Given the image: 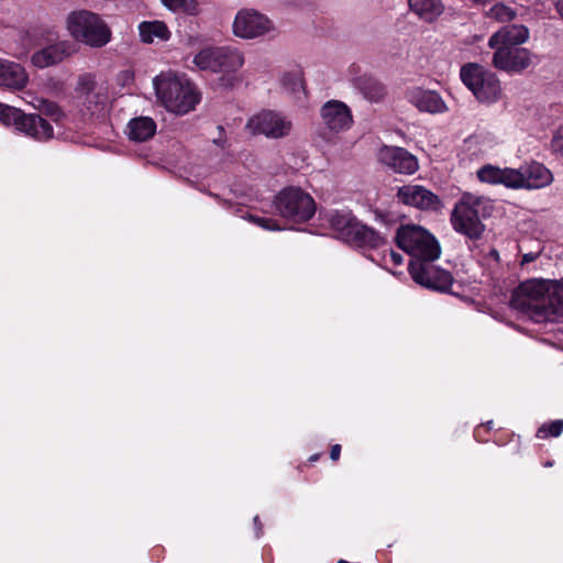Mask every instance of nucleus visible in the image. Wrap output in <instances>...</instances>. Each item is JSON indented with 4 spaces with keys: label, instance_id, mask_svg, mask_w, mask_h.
<instances>
[{
    "label": "nucleus",
    "instance_id": "1",
    "mask_svg": "<svg viewBox=\"0 0 563 563\" xmlns=\"http://www.w3.org/2000/svg\"><path fill=\"white\" fill-rule=\"evenodd\" d=\"M510 306L536 323L563 320V280L530 278L514 290Z\"/></svg>",
    "mask_w": 563,
    "mask_h": 563
},
{
    "label": "nucleus",
    "instance_id": "2",
    "mask_svg": "<svg viewBox=\"0 0 563 563\" xmlns=\"http://www.w3.org/2000/svg\"><path fill=\"white\" fill-rule=\"evenodd\" d=\"M158 102L169 112L184 115L200 101L197 87L184 75L161 73L153 79Z\"/></svg>",
    "mask_w": 563,
    "mask_h": 563
},
{
    "label": "nucleus",
    "instance_id": "3",
    "mask_svg": "<svg viewBox=\"0 0 563 563\" xmlns=\"http://www.w3.org/2000/svg\"><path fill=\"white\" fill-rule=\"evenodd\" d=\"M65 27L71 38L92 48L106 46L112 37L108 23L89 10H75L67 14Z\"/></svg>",
    "mask_w": 563,
    "mask_h": 563
},
{
    "label": "nucleus",
    "instance_id": "4",
    "mask_svg": "<svg viewBox=\"0 0 563 563\" xmlns=\"http://www.w3.org/2000/svg\"><path fill=\"white\" fill-rule=\"evenodd\" d=\"M492 210L489 198L464 192L451 213L453 229L470 238H478L484 231L482 219L489 217Z\"/></svg>",
    "mask_w": 563,
    "mask_h": 563
},
{
    "label": "nucleus",
    "instance_id": "5",
    "mask_svg": "<svg viewBox=\"0 0 563 563\" xmlns=\"http://www.w3.org/2000/svg\"><path fill=\"white\" fill-rule=\"evenodd\" d=\"M396 243L412 257L410 262L437 261L441 254L437 239L417 224L401 225L397 230Z\"/></svg>",
    "mask_w": 563,
    "mask_h": 563
},
{
    "label": "nucleus",
    "instance_id": "6",
    "mask_svg": "<svg viewBox=\"0 0 563 563\" xmlns=\"http://www.w3.org/2000/svg\"><path fill=\"white\" fill-rule=\"evenodd\" d=\"M231 31L235 37L243 41L274 38L279 34L278 26L271 16L251 7L236 11Z\"/></svg>",
    "mask_w": 563,
    "mask_h": 563
},
{
    "label": "nucleus",
    "instance_id": "7",
    "mask_svg": "<svg viewBox=\"0 0 563 563\" xmlns=\"http://www.w3.org/2000/svg\"><path fill=\"white\" fill-rule=\"evenodd\" d=\"M275 207L280 217L298 223L308 221L316 212L313 198L297 187L283 189L275 197Z\"/></svg>",
    "mask_w": 563,
    "mask_h": 563
},
{
    "label": "nucleus",
    "instance_id": "8",
    "mask_svg": "<svg viewBox=\"0 0 563 563\" xmlns=\"http://www.w3.org/2000/svg\"><path fill=\"white\" fill-rule=\"evenodd\" d=\"M0 122L14 125L20 132L36 140L45 141L53 136V128L37 114H24L21 110L0 103Z\"/></svg>",
    "mask_w": 563,
    "mask_h": 563
},
{
    "label": "nucleus",
    "instance_id": "9",
    "mask_svg": "<svg viewBox=\"0 0 563 563\" xmlns=\"http://www.w3.org/2000/svg\"><path fill=\"white\" fill-rule=\"evenodd\" d=\"M246 128L253 134H262L276 140L286 137L291 133L292 122L280 112L263 110L247 121Z\"/></svg>",
    "mask_w": 563,
    "mask_h": 563
},
{
    "label": "nucleus",
    "instance_id": "10",
    "mask_svg": "<svg viewBox=\"0 0 563 563\" xmlns=\"http://www.w3.org/2000/svg\"><path fill=\"white\" fill-rule=\"evenodd\" d=\"M433 262H410L409 273L417 284L426 288L448 291L453 284V277L450 272L435 266Z\"/></svg>",
    "mask_w": 563,
    "mask_h": 563
},
{
    "label": "nucleus",
    "instance_id": "11",
    "mask_svg": "<svg viewBox=\"0 0 563 563\" xmlns=\"http://www.w3.org/2000/svg\"><path fill=\"white\" fill-rule=\"evenodd\" d=\"M463 84L481 102L490 100L493 93L492 74L478 64H467L460 71Z\"/></svg>",
    "mask_w": 563,
    "mask_h": 563
},
{
    "label": "nucleus",
    "instance_id": "12",
    "mask_svg": "<svg viewBox=\"0 0 563 563\" xmlns=\"http://www.w3.org/2000/svg\"><path fill=\"white\" fill-rule=\"evenodd\" d=\"M396 196L401 203L420 210L437 211L442 207L441 200L435 194L418 184L399 187Z\"/></svg>",
    "mask_w": 563,
    "mask_h": 563
},
{
    "label": "nucleus",
    "instance_id": "13",
    "mask_svg": "<svg viewBox=\"0 0 563 563\" xmlns=\"http://www.w3.org/2000/svg\"><path fill=\"white\" fill-rule=\"evenodd\" d=\"M406 99L420 112L442 114L449 111L446 102L435 90L412 87L406 91Z\"/></svg>",
    "mask_w": 563,
    "mask_h": 563
},
{
    "label": "nucleus",
    "instance_id": "14",
    "mask_svg": "<svg viewBox=\"0 0 563 563\" xmlns=\"http://www.w3.org/2000/svg\"><path fill=\"white\" fill-rule=\"evenodd\" d=\"M320 115L324 126L334 133L346 131L353 124V115L350 108L339 100L325 102L320 110Z\"/></svg>",
    "mask_w": 563,
    "mask_h": 563
},
{
    "label": "nucleus",
    "instance_id": "15",
    "mask_svg": "<svg viewBox=\"0 0 563 563\" xmlns=\"http://www.w3.org/2000/svg\"><path fill=\"white\" fill-rule=\"evenodd\" d=\"M77 52L76 44L69 40H62L36 51L32 64L37 68H46L62 63Z\"/></svg>",
    "mask_w": 563,
    "mask_h": 563
},
{
    "label": "nucleus",
    "instance_id": "16",
    "mask_svg": "<svg viewBox=\"0 0 563 563\" xmlns=\"http://www.w3.org/2000/svg\"><path fill=\"white\" fill-rule=\"evenodd\" d=\"M378 159L399 174L412 175L419 168L416 156L402 147L383 146L379 150Z\"/></svg>",
    "mask_w": 563,
    "mask_h": 563
},
{
    "label": "nucleus",
    "instance_id": "17",
    "mask_svg": "<svg viewBox=\"0 0 563 563\" xmlns=\"http://www.w3.org/2000/svg\"><path fill=\"white\" fill-rule=\"evenodd\" d=\"M531 64V54L522 47H498L495 52V67L507 71H521Z\"/></svg>",
    "mask_w": 563,
    "mask_h": 563
},
{
    "label": "nucleus",
    "instance_id": "18",
    "mask_svg": "<svg viewBox=\"0 0 563 563\" xmlns=\"http://www.w3.org/2000/svg\"><path fill=\"white\" fill-rule=\"evenodd\" d=\"M27 80V74L20 64L0 58V86L22 89Z\"/></svg>",
    "mask_w": 563,
    "mask_h": 563
},
{
    "label": "nucleus",
    "instance_id": "19",
    "mask_svg": "<svg viewBox=\"0 0 563 563\" xmlns=\"http://www.w3.org/2000/svg\"><path fill=\"white\" fill-rule=\"evenodd\" d=\"M523 188L540 189L553 181V175L543 164L531 162L522 166Z\"/></svg>",
    "mask_w": 563,
    "mask_h": 563
},
{
    "label": "nucleus",
    "instance_id": "20",
    "mask_svg": "<svg viewBox=\"0 0 563 563\" xmlns=\"http://www.w3.org/2000/svg\"><path fill=\"white\" fill-rule=\"evenodd\" d=\"M328 222L338 238L350 242L360 222L350 211H333L328 214Z\"/></svg>",
    "mask_w": 563,
    "mask_h": 563
},
{
    "label": "nucleus",
    "instance_id": "21",
    "mask_svg": "<svg viewBox=\"0 0 563 563\" xmlns=\"http://www.w3.org/2000/svg\"><path fill=\"white\" fill-rule=\"evenodd\" d=\"M529 38V30L522 24H510L495 33V44L499 47H519Z\"/></svg>",
    "mask_w": 563,
    "mask_h": 563
},
{
    "label": "nucleus",
    "instance_id": "22",
    "mask_svg": "<svg viewBox=\"0 0 563 563\" xmlns=\"http://www.w3.org/2000/svg\"><path fill=\"white\" fill-rule=\"evenodd\" d=\"M125 132L131 141L144 142L154 136L156 123L151 117H136L129 121Z\"/></svg>",
    "mask_w": 563,
    "mask_h": 563
},
{
    "label": "nucleus",
    "instance_id": "23",
    "mask_svg": "<svg viewBox=\"0 0 563 563\" xmlns=\"http://www.w3.org/2000/svg\"><path fill=\"white\" fill-rule=\"evenodd\" d=\"M244 62V54L239 48L221 46L217 73L225 75L236 73L243 67Z\"/></svg>",
    "mask_w": 563,
    "mask_h": 563
},
{
    "label": "nucleus",
    "instance_id": "24",
    "mask_svg": "<svg viewBox=\"0 0 563 563\" xmlns=\"http://www.w3.org/2000/svg\"><path fill=\"white\" fill-rule=\"evenodd\" d=\"M141 41L153 43L155 40L167 41L170 32L167 25L162 21H144L139 25Z\"/></svg>",
    "mask_w": 563,
    "mask_h": 563
},
{
    "label": "nucleus",
    "instance_id": "25",
    "mask_svg": "<svg viewBox=\"0 0 563 563\" xmlns=\"http://www.w3.org/2000/svg\"><path fill=\"white\" fill-rule=\"evenodd\" d=\"M221 46H208L200 49L192 59L195 66L200 70L217 73Z\"/></svg>",
    "mask_w": 563,
    "mask_h": 563
},
{
    "label": "nucleus",
    "instance_id": "26",
    "mask_svg": "<svg viewBox=\"0 0 563 563\" xmlns=\"http://www.w3.org/2000/svg\"><path fill=\"white\" fill-rule=\"evenodd\" d=\"M410 9L426 21H433L443 12L441 0H408Z\"/></svg>",
    "mask_w": 563,
    "mask_h": 563
},
{
    "label": "nucleus",
    "instance_id": "27",
    "mask_svg": "<svg viewBox=\"0 0 563 563\" xmlns=\"http://www.w3.org/2000/svg\"><path fill=\"white\" fill-rule=\"evenodd\" d=\"M350 242L360 246L378 247L384 243V238L360 222Z\"/></svg>",
    "mask_w": 563,
    "mask_h": 563
},
{
    "label": "nucleus",
    "instance_id": "28",
    "mask_svg": "<svg viewBox=\"0 0 563 563\" xmlns=\"http://www.w3.org/2000/svg\"><path fill=\"white\" fill-rule=\"evenodd\" d=\"M495 184L512 189L523 188L522 166L518 169L495 167Z\"/></svg>",
    "mask_w": 563,
    "mask_h": 563
},
{
    "label": "nucleus",
    "instance_id": "29",
    "mask_svg": "<svg viewBox=\"0 0 563 563\" xmlns=\"http://www.w3.org/2000/svg\"><path fill=\"white\" fill-rule=\"evenodd\" d=\"M280 86L288 92L296 93L303 90V74L300 68H294L282 73Z\"/></svg>",
    "mask_w": 563,
    "mask_h": 563
},
{
    "label": "nucleus",
    "instance_id": "30",
    "mask_svg": "<svg viewBox=\"0 0 563 563\" xmlns=\"http://www.w3.org/2000/svg\"><path fill=\"white\" fill-rule=\"evenodd\" d=\"M34 109L38 110L41 113L52 118L54 121H59L63 118V111L53 101L35 98L32 102Z\"/></svg>",
    "mask_w": 563,
    "mask_h": 563
},
{
    "label": "nucleus",
    "instance_id": "31",
    "mask_svg": "<svg viewBox=\"0 0 563 563\" xmlns=\"http://www.w3.org/2000/svg\"><path fill=\"white\" fill-rule=\"evenodd\" d=\"M163 4L173 11H183L196 15L199 13V4L196 0H162Z\"/></svg>",
    "mask_w": 563,
    "mask_h": 563
},
{
    "label": "nucleus",
    "instance_id": "32",
    "mask_svg": "<svg viewBox=\"0 0 563 563\" xmlns=\"http://www.w3.org/2000/svg\"><path fill=\"white\" fill-rule=\"evenodd\" d=\"M562 432L563 420H555L550 423L542 424L537 432V437L540 439H545L548 437H559Z\"/></svg>",
    "mask_w": 563,
    "mask_h": 563
},
{
    "label": "nucleus",
    "instance_id": "33",
    "mask_svg": "<svg viewBox=\"0 0 563 563\" xmlns=\"http://www.w3.org/2000/svg\"><path fill=\"white\" fill-rule=\"evenodd\" d=\"M516 16L515 9L501 3L495 2V20L510 21Z\"/></svg>",
    "mask_w": 563,
    "mask_h": 563
},
{
    "label": "nucleus",
    "instance_id": "34",
    "mask_svg": "<svg viewBox=\"0 0 563 563\" xmlns=\"http://www.w3.org/2000/svg\"><path fill=\"white\" fill-rule=\"evenodd\" d=\"M249 219H250V221H252L253 223L260 225L261 228H263L265 230H269V231L280 230V227L273 219L261 218V217H255V216H250Z\"/></svg>",
    "mask_w": 563,
    "mask_h": 563
},
{
    "label": "nucleus",
    "instance_id": "35",
    "mask_svg": "<svg viewBox=\"0 0 563 563\" xmlns=\"http://www.w3.org/2000/svg\"><path fill=\"white\" fill-rule=\"evenodd\" d=\"M383 260L386 266H391L389 267L390 271L393 267L399 266L404 262L402 255L393 250H389L386 254H384Z\"/></svg>",
    "mask_w": 563,
    "mask_h": 563
},
{
    "label": "nucleus",
    "instance_id": "36",
    "mask_svg": "<svg viewBox=\"0 0 563 563\" xmlns=\"http://www.w3.org/2000/svg\"><path fill=\"white\" fill-rule=\"evenodd\" d=\"M543 251V247L541 246V244L538 242L537 243V247L536 250H530L529 252H525L522 254V258H521V262H520V266H525L531 262H534L536 260L539 258V256L541 255Z\"/></svg>",
    "mask_w": 563,
    "mask_h": 563
},
{
    "label": "nucleus",
    "instance_id": "37",
    "mask_svg": "<svg viewBox=\"0 0 563 563\" xmlns=\"http://www.w3.org/2000/svg\"><path fill=\"white\" fill-rule=\"evenodd\" d=\"M551 146L554 152L563 154V126H560L555 131L552 137Z\"/></svg>",
    "mask_w": 563,
    "mask_h": 563
},
{
    "label": "nucleus",
    "instance_id": "38",
    "mask_svg": "<svg viewBox=\"0 0 563 563\" xmlns=\"http://www.w3.org/2000/svg\"><path fill=\"white\" fill-rule=\"evenodd\" d=\"M95 88V79L91 75H84L79 78V89L81 92L89 93Z\"/></svg>",
    "mask_w": 563,
    "mask_h": 563
},
{
    "label": "nucleus",
    "instance_id": "39",
    "mask_svg": "<svg viewBox=\"0 0 563 563\" xmlns=\"http://www.w3.org/2000/svg\"><path fill=\"white\" fill-rule=\"evenodd\" d=\"M477 177L482 183H493V166L487 164L477 172Z\"/></svg>",
    "mask_w": 563,
    "mask_h": 563
},
{
    "label": "nucleus",
    "instance_id": "40",
    "mask_svg": "<svg viewBox=\"0 0 563 563\" xmlns=\"http://www.w3.org/2000/svg\"><path fill=\"white\" fill-rule=\"evenodd\" d=\"M122 86H130L133 82L134 75L131 70H123L118 77Z\"/></svg>",
    "mask_w": 563,
    "mask_h": 563
},
{
    "label": "nucleus",
    "instance_id": "41",
    "mask_svg": "<svg viewBox=\"0 0 563 563\" xmlns=\"http://www.w3.org/2000/svg\"><path fill=\"white\" fill-rule=\"evenodd\" d=\"M490 421H488L486 424L479 426L475 430V438L479 442H487L488 439L485 437H482V432H487L489 430Z\"/></svg>",
    "mask_w": 563,
    "mask_h": 563
},
{
    "label": "nucleus",
    "instance_id": "42",
    "mask_svg": "<svg viewBox=\"0 0 563 563\" xmlns=\"http://www.w3.org/2000/svg\"><path fill=\"white\" fill-rule=\"evenodd\" d=\"M341 453V446L339 444H335L331 448L330 456L333 461H336L340 457Z\"/></svg>",
    "mask_w": 563,
    "mask_h": 563
},
{
    "label": "nucleus",
    "instance_id": "43",
    "mask_svg": "<svg viewBox=\"0 0 563 563\" xmlns=\"http://www.w3.org/2000/svg\"><path fill=\"white\" fill-rule=\"evenodd\" d=\"M555 10L559 13V15L561 16V19H563V0H558L555 2Z\"/></svg>",
    "mask_w": 563,
    "mask_h": 563
},
{
    "label": "nucleus",
    "instance_id": "44",
    "mask_svg": "<svg viewBox=\"0 0 563 563\" xmlns=\"http://www.w3.org/2000/svg\"><path fill=\"white\" fill-rule=\"evenodd\" d=\"M487 44H488V46H489V47H493V36H490V37L488 38Z\"/></svg>",
    "mask_w": 563,
    "mask_h": 563
},
{
    "label": "nucleus",
    "instance_id": "45",
    "mask_svg": "<svg viewBox=\"0 0 563 563\" xmlns=\"http://www.w3.org/2000/svg\"><path fill=\"white\" fill-rule=\"evenodd\" d=\"M475 3H484L486 0H472Z\"/></svg>",
    "mask_w": 563,
    "mask_h": 563
},
{
    "label": "nucleus",
    "instance_id": "46",
    "mask_svg": "<svg viewBox=\"0 0 563 563\" xmlns=\"http://www.w3.org/2000/svg\"><path fill=\"white\" fill-rule=\"evenodd\" d=\"M254 522H255V525H257V522H258V517H255V518H254Z\"/></svg>",
    "mask_w": 563,
    "mask_h": 563
},
{
    "label": "nucleus",
    "instance_id": "47",
    "mask_svg": "<svg viewBox=\"0 0 563 563\" xmlns=\"http://www.w3.org/2000/svg\"><path fill=\"white\" fill-rule=\"evenodd\" d=\"M518 247H519V251L521 252L525 246L523 245H519Z\"/></svg>",
    "mask_w": 563,
    "mask_h": 563
},
{
    "label": "nucleus",
    "instance_id": "48",
    "mask_svg": "<svg viewBox=\"0 0 563 563\" xmlns=\"http://www.w3.org/2000/svg\"><path fill=\"white\" fill-rule=\"evenodd\" d=\"M494 256H495V260H497V258H498V254H497V252H496V251H495V253H494Z\"/></svg>",
    "mask_w": 563,
    "mask_h": 563
},
{
    "label": "nucleus",
    "instance_id": "49",
    "mask_svg": "<svg viewBox=\"0 0 563 563\" xmlns=\"http://www.w3.org/2000/svg\"><path fill=\"white\" fill-rule=\"evenodd\" d=\"M338 563H349V562H346L344 560H340Z\"/></svg>",
    "mask_w": 563,
    "mask_h": 563
}]
</instances>
